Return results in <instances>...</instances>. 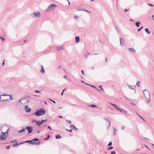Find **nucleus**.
<instances>
[{"instance_id":"60","label":"nucleus","mask_w":154,"mask_h":154,"mask_svg":"<svg viewBox=\"0 0 154 154\" xmlns=\"http://www.w3.org/2000/svg\"><path fill=\"white\" fill-rule=\"evenodd\" d=\"M34 96L35 97H38L39 96L38 95H34Z\"/></svg>"},{"instance_id":"6","label":"nucleus","mask_w":154,"mask_h":154,"mask_svg":"<svg viewBox=\"0 0 154 154\" xmlns=\"http://www.w3.org/2000/svg\"><path fill=\"white\" fill-rule=\"evenodd\" d=\"M47 120V119H45V120H42L41 121H37L36 123H35V124L38 126H40L44 122H46Z\"/></svg>"},{"instance_id":"61","label":"nucleus","mask_w":154,"mask_h":154,"mask_svg":"<svg viewBox=\"0 0 154 154\" xmlns=\"http://www.w3.org/2000/svg\"><path fill=\"white\" fill-rule=\"evenodd\" d=\"M58 117L61 118H63V116H58Z\"/></svg>"},{"instance_id":"38","label":"nucleus","mask_w":154,"mask_h":154,"mask_svg":"<svg viewBox=\"0 0 154 154\" xmlns=\"http://www.w3.org/2000/svg\"><path fill=\"white\" fill-rule=\"evenodd\" d=\"M136 85H137L138 86H139L140 85V82H137V83H136Z\"/></svg>"},{"instance_id":"49","label":"nucleus","mask_w":154,"mask_h":154,"mask_svg":"<svg viewBox=\"0 0 154 154\" xmlns=\"http://www.w3.org/2000/svg\"><path fill=\"white\" fill-rule=\"evenodd\" d=\"M129 10V9H125V12H127V11H128Z\"/></svg>"},{"instance_id":"32","label":"nucleus","mask_w":154,"mask_h":154,"mask_svg":"<svg viewBox=\"0 0 154 154\" xmlns=\"http://www.w3.org/2000/svg\"><path fill=\"white\" fill-rule=\"evenodd\" d=\"M8 96H9L10 97V98L11 100H13L14 99L13 97H12L11 95H8Z\"/></svg>"},{"instance_id":"54","label":"nucleus","mask_w":154,"mask_h":154,"mask_svg":"<svg viewBox=\"0 0 154 154\" xmlns=\"http://www.w3.org/2000/svg\"><path fill=\"white\" fill-rule=\"evenodd\" d=\"M37 122V121H36V120H33L32 121V122H33V123H34L35 122V123H36V122Z\"/></svg>"},{"instance_id":"52","label":"nucleus","mask_w":154,"mask_h":154,"mask_svg":"<svg viewBox=\"0 0 154 154\" xmlns=\"http://www.w3.org/2000/svg\"><path fill=\"white\" fill-rule=\"evenodd\" d=\"M63 78L65 79H67V77L65 75L63 76Z\"/></svg>"},{"instance_id":"62","label":"nucleus","mask_w":154,"mask_h":154,"mask_svg":"<svg viewBox=\"0 0 154 154\" xmlns=\"http://www.w3.org/2000/svg\"><path fill=\"white\" fill-rule=\"evenodd\" d=\"M130 20V21H134V20H132V19H130V20Z\"/></svg>"},{"instance_id":"17","label":"nucleus","mask_w":154,"mask_h":154,"mask_svg":"<svg viewBox=\"0 0 154 154\" xmlns=\"http://www.w3.org/2000/svg\"><path fill=\"white\" fill-rule=\"evenodd\" d=\"M75 41L76 43H78L79 42V36L75 37Z\"/></svg>"},{"instance_id":"64","label":"nucleus","mask_w":154,"mask_h":154,"mask_svg":"<svg viewBox=\"0 0 154 154\" xmlns=\"http://www.w3.org/2000/svg\"><path fill=\"white\" fill-rule=\"evenodd\" d=\"M124 126H122V129H124Z\"/></svg>"},{"instance_id":"36","label":"nucleus","mask_w":154,"mask_h":154,"mask_svg":"<svg viewBox=\"0 0 154 154\" xmlns=\"http://www.w3.org/2000/svg\"><path fill=\"white\" fill-rule=\"evenodd\" d=\"M112 145V143L111 142H110L108 144V146H110Z\"/></svg>"},{"instance_id":"18","label":"nucleus","mask_w":154,"mask_h":154,"mask_svg":"<svg viewBox=\"0 0 154 154\" xmlns=\"http://www.w3.org/2000/svg\"><path fill=\"white\" fill-rule=\"evenodd\" d=\"M61 137L59 134H57L55 136V138L57 139H60L61 138Z\"/></svg>"},{"instance_id":"33","label":"nucleus","mask_w":154,"mask_h":154,"mask_svg":"<svg viewBox=\"0 0 154 154\" xmlns=\"http://www.w3.org/2000/svg\"><path fill=\"white\" fill-rule=\"evenodd\" d=\"M2 96H8V95L5 93H3L2 94L0 95V96L1 97Z\"/></svg>"},{"instance_id":"55","label":"nucleus","mask_w":154,"mask_h":154,"mask_svg":"<svg viewBox=\"0 0 154 154\" xmlns=\"http://www.w3.org/2000/svg\"><path fill=\"white\" fill-rule=\"evenodd\" d=\"M1 133L2 134V135H3L4 136V135H5V133L4 132H2Z\"/></svg>"},{"instance_id":"22","label":"nucleus","mask_w":154,"mask_h":154,"mask_svg":"<svg viewBox=\"0 0 154 154\" xmlns=\"http://www.w3.org/2000/svg\"><path fill=\"white\" fill-rule=\"evenodd\" d=\"M12 146L14 147H17L18 146V143L17 142L16 143H14L12 145Z\"/></svg>"},{"instance_id":"58","label":"nucleus","mask_w":154,"mask_h":154,"mask_svg":"<svg viewBox=\"0 0 154 154\" xmlns=\"http://www.w3.org/2000/svg\"><path fill=\"white\" fill-rule=\"evenodd\" d=\"M139 117L141 119H142L144 121H145L141 117V116H139Z\"/></svg>"},{"instance_id":"41","label":"nucleus","mask_w":154,"mask_h":154,"mask_svg":"<svg viewBox=\"0 0 154 154\" xmlns=\"http://www.w3.org/2000/svg\"><path fill=\"white\" fill-rule=\"evenodd\" d=\"M143 26H141L140 29H139L138 30V32H139L143 28Z\"/></svg>"},{"instance_id":"4","label":"nucleus","mask_w":154,"mask_h":154,"mask_svg":"<svg viewBox=\"0 0 154 154\" xmlns=\"http://www.w3.org/2000/svg\"><path fill=\"white\" fill-rule=\"evenodd\" d=\"M57 7V5L54 4H51L49 5L46 9V12L51 11Z\"/></svg>"},{"instance_id":"5","label":"nucleus","mask_w":154,"mask_h":154,"mask_svg":"<svg viewBox=\"0 0 154 154\" xmlns=\"http://www.w3.org/2000/svg\"><path fill=\"white\" fill-rule=\"evenodd\" d=\"M25 143H28L29 144H32V145H39L40 144L41 142L40 141H39L38 142H32V140H26L25 141Z\"/></svg>"},{"instance_id":"25","label":"nucleus","mask_w":154,"mask_h":154,"mask_svg":"<svg viewBox=\"0 0 154 154\" xmlns=\"http://www.w3.org/2000/svg\"><path fill=\"white\" fill-rule=\"evenodd\" d=\"M61 49L62 50L63 49V46H62L61 47H57L56 50L57 51H59Z\"/></svg>"},{"instance_id":"13","label":"nucleus","mask_w":154,"mask_h":154,"mask_svg":"<svg viewBox=\"0 0 154 154\" xmlns=\"http://www.w3.org/2000/svg\"><path fill=\"white\" fill-rule=\"evenodd\" d=\"M70 127L72 128V129H74L75 131H77L78 130V128H77L75 126H74V125H71L70 126Z\"/></svg>"},{"instance_id":"26","label":"nucleus","mask_w":154,"mask_h":154,"mask_svg":"<svg viewBox=\"0 0 154 154\" xmlns=\"http://www.w3.org/2000/svg\"><path fill=\"white\" fill-rule=\"evenodd\" d=\"M116 131H117L116 129L113 128V134L114 135H116Z\"/></svg>"},{"instance_id":"39","label":"nucleus","mask_w":154,"mask_h":154,"mask_svg":"<svg viewBox=\"0 0 154 154\" xmlns=\"http://www.w3.org/2000/svg\"><path fill=\"white\" fill-rule=\"evenodd\" d=\"M24 99V98H22L21 99H20L19 100V102H20L22 100H23Z\"/></svg>"},{"instance_id":"24","label":"nucleus","mask_w":154,"mask_h":154,"mask_svg":"<svg viewBox=\"0 0 154 154\" xmlns=\"http://www.w3.org/2000/svg\"><path fill=\"white\" fill-rule=\"evenodd\" d=\"M50 137V134H48V135L47 136V137H46L44 139V140H47L49 139Z\"/></svg>"},{"instance_id":"2","label":"nucleus","mask_w":154,"mask_h":154,"mask_svg":"<svg viewBox=\"0 0 154 154\" xmlns=\"http://www.w3.org/2000/svg\"><path fill=\"white\" fill-rule=\"evenodd\" d=\"M144 96L145 98V100L147 103H148L150 101V95L148 91L146 90H144L143 91Z\"/></svg>"},{"instance_id":"21","label":"nucleus","mask_w":154,"mask_h":154,"mask_svg":"<svg viewBox=\"0 0 154 154\" xmlns=\"http://www.w3.org/2000/svg\"><path fill=\"white\" fill-rule=\"evenodd\" d=\"M127 85L128 86V87L130 89H132L133 90H134L135 89L133 88L132 85H130L127 84Z\"/></svg>"},{"instance_id":"44","label":"nucleus","mask_w":154,"mask_h":154,"mask_svg":"<svg viewBox=\"0 0 154 154\" xmlns=\"http://www.w3.org/2000/svg\"><path fill=\"white\" fill-rule=\"evenodd\" d=\"M113 148V147L112 146H111L109 148H108V150H110V149H112Z\"/></svg>"},{"instance_id":"31","label":"nucleus","mask_w":154,"mask_h":154,"mask_svg":"<svg viewBox=\"0 0 154 154\" xmlns=\"http://www.w3.org/2000/svg\"><path fill=\"white\" fill-rule=\"evenodd\" d=\"M140 24V23L139 22H138L136 23L135 25L137 27H139V26Z\"/></svg>"},{"instance_id":"30","label":"nucleus","mask_w":154,"mask_h":154,"mask_svg":"<svg viewBox=\"0 0 154 154\" xmlns=\"http://www.w3.org/2000/svg\"><path fill=\"white\" fill-rule=\"evenodd\" d=\"M99 88L101 89L102 91H104V90L102 88V86L101 85H100L99 86Z\"/></svg>"},{"instance_id":"40","label":"nucleus","mask_w":154,"mask_h":154,"mask_svg":"<svg viewBox=\"0 0 154 154\" xmlns=\"http://www.w3.org/2000/svg\"><path fill=\"white\" fill-rule=\"evenodd\" d=\"M10 145L6 146V149H10Z\"/></svg>"},{"instance_id":"53","label":"nucleus","mask_w":154,"mask_h":154,"mask_svg":"<svg viewBox=\"0 0 154 154\" xmlns=\"http://www.w3.org/2000/svg\"><path fill=\"white\" fill-rule=\"evenodd\" d=\"M148 5L149 6H150L152 7H153V5L150 4H148Z\"/></svg>"},{"instance_id":"3","label":"nucleus","mask_w":154,"mask_h":154,"mask_svg":"<svg viewBox=\"0 0 154 154\" xmlns=\"http://www.w3.org/2000/svg\"><path fill=\"white\" fill-rule=\"evenodd\" d=\"M30 17L32 18L36 17H39L41 16V14L38 11H35L30 14Z\"/></svg>"},{"instance_id":"15","label":"nucleus","mask_w":154,"mask_h":154,"mask_svg":"<svg viewBox=\"0 0 154 154\" xmlns=\"http://www.w3.org/2000/svg\"><path fill=\"white\" fill-rule=\"evenodd\" d=\"M41 69L40 70V72L42 73H44L45 72V71L43 66L42 65L41 66Z\"/></svg>"},{"instance_id":"20","label":"nucleus","mask_w":154,"mask_h":154,"mask_svg":"<svg viewBox=\"0 0 154 154\" xmlns=\"http://www.w3.org/2000/svg\"><path fill=\"white\" fill-rule=\"evenodd\" d=\"M25 130V128H23V127L22 128V129L21 130H20L18 132V133H21L22 132H24Z\"/></svg>"},{"instance_id":"9","label":"nucleus","mask_w":154,"mask_h":154,"mask_svg":"<svg viewBox=\"0 0 154 154\" xmlns=\"http://www.w3.org/2000/svg\"><path fill=\"white\" fill-rule=\"evenodd\" d=\"M76 9L77 10V11H85L88 12V13H90V12L89 11L86 10L84 8H80V7H77V8H76Z\"/></svg>"},{"instance_id":"35","label":"nucleus","mask_w":154,"mask_h":154,"mask_svg":"<svg viewBox=\"0 0 154 154\" xmlns=\"http://www.w3.org/2000/svg\"><path fill=\"white\" fill-rule=\"evenodd\" d=\"M66 122L69 123V124H71V122L70 120H68L67 119L66 120Z\"/></svg>"},{"instance_id":"46","label":"nucleus","mask_w":154,"mask_h":154,"mask_svg":"<svg viewBox=\"0 0 154 154\" xmlns=\"http://www.w3.org/2000/svg\"><path fill=\"white\" fill-rule=\"evenodd\" d=\"M111 154H116V152L114 151H112L111 152Z\"/></svg>"},{"instance_id":"59","label":"nucleus","mask_w":154,"mask_h":154,"mask_svg":"<svg viewBox=\"0 0 154 154\" xmlns=\"http://www.w3.org/2000/svg\"><path fill=\"white\" fill-rule=\"evenodd\" d=\"M144 146L146 148H147L148 149H149L148 147L147 146H146V145H145Z\"/></svg>"},{"instance_id":"12","label":"nucleus","mask_w":154,"mask_h":154,"mask_svg":"<svg viewBox=\"0 0 154 154\" xmlns=\"http://www.w3.org/2000/svg\"><path fill=\"white\" fill-rule=\"evenodd\" d=\"M87 106L88 107H90L91 108H97V106L96 105H94V104L88 105Z\"/></svg>"},{"instance_id":"1","label":"nucleus","mask_w":154,"mask_h":154,"mask_svg":"<svg viewBox=\"0 0 154 154\" xmlns=\"http://www.w3.org/2000/svg\"><path fill=\"white\" fill-rule=\"evenodd\" d=\"M46 111L43 108L38 109L33 114H35L36 116H41L45 114Z\"/></svg>"},{"instance_id":"42","label":"nucleus","mask_w":154,"mask_h":154,"mask_svg":"<svg viewBox=\"0 0 154 154\" xmlns=\"http://www.w3.org/2000/svg\"><path fill=\"white\" fill-rule=\"evenodd\" d=\"M35 92L36 93H40V92L38 90H35Z\"/></svg>"},{"instance_id":"57","label":"nucleus","mask_w":154,"mask_h":154,"mask_svg":"<svg viewBox=\"0 0 154 154\" xmlns=\"http://www.w3.org/2000/svg\"><path fill=\"white\" fill-rule=\"evenodd\" d=\"M81 72H82V75H84V71H83V70H81Z\"/></svg>"},{"instance_id":"28","label":"nucleus","mask_w":154,"mask_h":154,"mask_svg":"<svg viewBox=\"0 0 154 154\" xmlns=\"http://www.w3.org/2000/svg\"><path fill=\"white\" fill-rule=\"evenodd\" d=\"M145 31L148 34H149L150 33V31L149 30L148 28H146L145 29Z\"/></svg>"},{"instance_id":"14","label":"nucleus","mask_w":154,"mask_h":154,"mask_svg":"<svg viewBox=\"0 0 154 154\" xmlns=\"http://www.w3.org/2000/svg\"><path fill=\"white\" fill-rule=\"evenodd\" d=\"M7 137V136L4 137V135H2L1 136H0V140H5L6 139Z\"/></svg>"},{"instance_id":"45","label":"nucleus","mask_w":154,"mask_h":154,"mask_svg":"<svg viewBox=\"0 0 154 154\" xmlns=\"http://www.w3.org/2000/svg\"><path fill=\"white\" fill-rule=\"evenodd\" d=\"M16 142V140H13V141H10V143H12L13 142Z\"/></svg>"},{"instance_id":"16","label":"nucleus","mask_w":154,"mask_h":154,"mask_svg":"<svg viewBox=\"0 0 154 154\" xmlns=\"http://www.w3.org/2000/svg\"><path fill=\"white\" fill-rule=\"evenodd\" d=\"M128 49L130 52L132 53H135L136 52L135 50L133 48H129Z\"/></svg>"},{"instance_id":"43","label":"nucleus","mask_w":154,"mask_h":154,"mask_svg":"<svg viewBox=\"0 0 154 154\" xmlns=\"http://www.w3.org/2000/svg\"><path fill=\"white\" fill-rule=\"evenodd\" d=\"M74 17L75 19H78V17L77 16H75Z\"/></svg>"},{"instance_id":"51","label":"nucleus","mask_w":154,"mask_h":154,"mask_svg":"<svg viewBox=\"0 0 154 154\" xmlns=\"http://www.w3.org/2000/svg\"><path fill=\"white\" fill-rule=\"evenodd\" d=\"M48 129H49L50 130H51V127L50 126H48Z\"/></svg>"},{"instance_id":"11","label":"nucleus","mask_w":154,"mask_h":154,"mask_svg":"<svg viewBox=\"0 0 154 154\" xmlns=\"http://www.w3.org/2000/svg\"><path fill=\"white\" fill-rule=\"evenodd\" d=\"M25 109L26 110V111L27 112H30L31 111V109L30 107H29L28 106H25Z\"/></svg>"},{"instance_id":"8","label":"nucleus","mask_w":154,"mask_h":154,"mask_svg":"<svg viewBox=\"0 0 154 154\" xmlns=\"http://www.w3.org/2000/svg\"><path fill=\"white\" fill-rule=\"evenodd\" d=\"M116 109L118 111L122 113L124 115H126L127 113V112L125 111L123 109H121L119 108L118 107Z\"/></svg>"},{"instance_id":"10","label":"nucleus","mask_w":154,"mask_h":154,"mask_svg":"<svg viewBox=\"0 0 154 154\" xmlns=\"http://www.w3.org/2000/svg\"><path fill=\"white\" fill-rule=\"evenodd\" d=\"M26 129H27L28 131V134L32 132L33 131V128L30 126L26 127Z\"/></svg>"},{"instance_id":"47","label":"nucleus","mask_w":154,"mask_h":154,"mask_svg":"<svg viewBox=\"0 0 154 154\" xmlns=\"http://www.w3.org/2000/svg\"><path fill=\"white\" fill-rule=\"evenodd\" d=\"M66 131H69V132H72V129H70V130H68L67 129H66Z\"/></svg>"},{"instance_id":"29","label":"nucleus","mask_w":154,"mask_h":154,"mask_svg":"<svg viewBox=\"0 0 154 154\" xmlns=\"http://www.w3.org/2000/svg\"><path fill=\"white\" fill-rule=\"evenodd\" d=\"M32 140V141H37L38 140V139L36 138H35Z\"/></svg>"},{"instance_id":"48","label":"nucleus","mask_w":154,"mask_h":154,"mask_svg":"<svg viewBox=\"0 0 154 154\" xmlns=\"http://www.w3.org/2000/svg\"><path fill=\"white\" fill-rule=\"evenodd\" d=\"M49 100H51V101L53 102L54 103H56V102L55 101L53 100H51V99H49Z\"/></svg>"},{"instance_id":"27","label":"nucleus","mask_w":154,"mask_h":154,"mask_svg":"<svg viewBox=\"0 0 154 154\" xmlns=\"http://www.w3.org/2000/svg\"><path fill=\"white\" fill-rule=\"evenodd\" d=\"M110 103V104H111V105H112V106H113L115 107L116 109L118 107L115 104H113V103Z\"/></svg>"},{"instance_id":"34","label":"nucleus","mask_w":154,"mask_h":154,"mask_svg":"<svg viewBox=\"0 0 154 154\" xmlns=\"http://www.w3.org/2000/svg\"><path fill=\"white\" fill-rule=\"evenodd\" d=\"M25 141H23L22 142L19 143H18V146L20 145L23 144V143H25Z\"/></svg>"},{"instance_id":"37","label":"nucleus","mask_w":154,"mask_h":154,"mask_svg":"<svg viewBox=\"0 0 154 154\" xmlns=\"http://www.w3.org/2000/svg\"><path fill=\"white\" fill-rule=\"evenodd\" d=\"M0 38L1 39V40L2 41H4L5 40V39L4 38L0 36Z\"/></svg>"},{"instance_id":"56","label":"nucleus","mask_w":154,"mask_h":154,"mask_svg":"<svg viewBox=\"0 0 154 154\" xmlns=\"http://www.w3.org/2000/svg\"><path fill=\"white\" fill-rule=\"evenodd\" d=\"M7 100H1V101L3 102L4 101H7Z\"/></svg>"},{"instance_id":"19","label":"nucleus","mask_w":154,"mask_h":154,"mask_svg":"<svg viewBox=\"0 0 154 154\" xmlns=\"http://www.w3.org/2000/svg\"><path fill=\"white\" fill-rule=\"evenodd\" d=\"M89 54V53L88 51H86L85 53L84 54V57H85L86 58H87L88 57Z\"/></svg>"},{"instance_id":"7","label":"nucleus","mask_w":154,"mask_h":154,"mask_svg":"<svg viewBox=\"0 0 154 154\" xmlns=\"http://www.w3.org/2000/svg\"><path fill=\"white\" fill-rule=\"evenodd\" d=\"M120 45L124 47L125 45L124 40L123 38H119Z\"/></svg>"},{"instance_id":"23","label":"nucleus","mask_w":154,"mask_h":154,"mask_svg":"<svg viewBox=\"0 0 154 154\" xmlns=\"http://www.w3.org/2000/svg\"><path fill=\"white\" fill-rule=\"evenodd\" d=\"M104 119L106 121H107V122H109V126H108V128H109L110 126V124H111L110 122L109 121L108 119H107L104 118Z\"/></svg>"},{"instance_id":"63","label":"nucleus","mask_w":154,"mask_h":154,"mask_svg":"<svg viewBox=\"0 0 154 154\" xmlns=\"http://www.w3.org/2000/svg\"><path fill=\"white\" fill-rule=\"evenodd\" d=\"M105 61L106 62H107V58H106L105 59Z\"/></svg>"},{"instance_id":"50","label":"nucleus","mask_w":154,"mask_h":154,"mask_svg":"<svg viewBox=\"0 0 154 154\" xmlns=\"http://www.w3.org/2000/svg\"><path fill=\"white\" fill-rule=\"evenodd\" d=\"M5 60H4L3 61V62L2 63L3 66H4L5 65Z\"/></svg>"}]
</instances>
